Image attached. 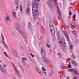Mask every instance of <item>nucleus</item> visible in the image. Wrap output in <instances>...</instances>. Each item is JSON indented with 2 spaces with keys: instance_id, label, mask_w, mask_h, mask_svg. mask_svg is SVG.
<instances>
[{
  "instance_id": "1",
  "label": "nucleus",
  "mask_w": 79,
  "mask_h": 79,
  "mask_svg": "<svg viewBox=\"0 0 79 79\" xmlns=\"http://www.w3.org/2000/svg\"><path fill=\"white\" fill-rule=\"evenodd\" d=\"M39 1H40V0H33V2H32V12L34 18H36L39 15L37 4H39Z\"/></svg>"
},
{
  "instance_id": "2",
  "label": "nucleus",
  "mask_w": 79,
  "mask_h": 79,
  "mask_svg": "<svg viewBox=\"0 0 79 79\" xmlns=\"http://www.w3.org/2000/svg\"><path fill=\"white\" fill-rule=\"evenodd\" d=\"M16 29L17 30V31L19 32L20 34H21L22 36H23V37L24 38V40L25 42H27V40H26L25 39H27V33H26L25 32H23L22 31H21V30L19 29V28L18 27H16Z\"/></svg>"
},
{
  "instance_id": "3",
  "label": "nucleus",
  "mask_w": 79,
  "mask_h": 79,
  "mask_svg": "<svg viewBox=\"0 0 79 79\" xmlns=\"http://www.w3.org/2000/svg\"><path fill=\"white\" fill-rule=\"evenodd\" d=\"M62 42L63 43V44H62V45H63V47H64V48L65 49H66V48H67V47H66V44H65L66 41H65V39H64V37H62V41L59 42V43L61 44L62 43Z\"/></svg>"
},
{
  "instance_id": "4",
  "label": "nucleus",
  "mask_w": 79,
  "mask_h": 79,
  "mask_svg": "<svg viewBox=\"0 0 79 79\" xmlns=\"http://www.w3.org/2000/svg\"><path fill=\"white\" fill-rule=\"evenodd\" d=\"M42 60L43 61L44 63H46V64H48V63H52V62H51L50 60L47 58V57L43 56L42 57Z\"/></svg>"
},
{
  "instance_id": "5",
  "label": "nucleus",
  "mask_w": 79,
  "mask_h": 79,
  "mask_svg": "<svg viewBox=\"0 0 79 79\" xmlns=\"http://www.w3.org/2000/svg\"><path fill=\"white\" fill-rule=\"evenodd\" d=\"M13 66H14V68H15L14 70L15 71L16 73H17V76L18 77H19V78H20L21 77V74H20V73H19V72L18 70V69H17V68L15 67V65L13 64Z\"/></svg>"
},
{
  "instance_id": "6",
  "label": "nucleus",
  "mask_w": 79,
  "mask_h": 79,
  "mask_svg": "<svg viewBox=\"0 0 79 79\" xmlns=\"http://www.w3.org/2000/svg\"><path fill=\"white\" fill-rule=\"evenodd\" d=\"M48 5L51 8H53L54 4L52 3V2H53V0H48Z\"/></svg>"
},
{
  "instance_id": "7",
  "label": "nucleus",
  "mask_w": 79,
  "mask_h": 79,
  "mask_svg": "<svg viewBox=\"0 0 79 79\" xmlns=\"http://www.w3.org/2000/svg\"><path fill=\"white\" fill-rule=\"evenodd\" d=\"M0 71H1V72H5L6 71V69H5L1 64H0Z\"/></svg>"
},
{
  "instance_id": "8",
  "label": "nucleus",
  "mask_w": 79,
  "mask_h": 79,
  "mask_svg": "<svg viewBox=\"0 0 79 79\" xmlns=\"http://www.w3.org/2000/svg\"><path fill=\"white\" fill-rule=\"evenodd\" d=\"M19 4V0H15L14 2V5L15 6H17Z\"/></svg>"
},
{
  "instance_id": "9",
  "label": "nucleus",
  "mask_w": 79,
  "mask_h": 79,
  "mask_svg": "<svg viewBox=\"0 0 79 79\" xmlns=\"http://www.w3.org/2000/svg\"><path fill=\"white\" fill-rule=\"evenodd\" d=\"M25 11L27 14H29V11H30V8L29 7H27L25 10Z\"/></svg>"
},
{
  "instance_id": "10",
  "label": "nucleus",
  "mask_w": 79,
  "mask_h": 79,
  "mask_svg": "<svg viewBox=\"0 0 79 79\" xmlns=\"http://www.w3.org/2000/svg\"><path fill=\"white\" fill-rule=\"evenodd\" d=\"M72 33H73L74 35L76 37H77V32L76 31H72Z\"/></svg>"
},
{
  "instance_id": "11",
  "label": "nucleus",
  "mask_w": 79,
  "mask_h": 79,
  "mask_svg": "<svg viewBox=\"0 0 79 79\" xmlns=\"http://www.w3.org/2000/svg\"><path fill=\"white\" fill-rule=\"evenodd\" d=\"M12 52H13V54H14V56L16 57L17 56V54L16 53V51H15V49L13 50Z\"/></svg>"
},
{
  "instance_id": "12",
  "label": "nucleus",
  "mask_w": 79,
  "mask_h": 79,
  "mask_svg": "<svg viewBox=\"0 0 79 79\" xmlns=\"http://www.w3.org/2000/svg\"><path fill=\"white\" fill-rule=\"evenodd\" d=\"M64 33L65 35V36L66 37V39H67V40L69 41V37H68V34H67V33L66 31H64Z\"/></svg>"
},
{
  "instance_id": "13",
  "label": "nucleus",
  "mask_w": 79,
  "mask_h": 79,
  "mask_svg": "<svg viewBox=\"0 0 79 79\" xmlns=\"http://www.w3.org/2000/svg\"><path fill=\"white\" fill-rule=\"evenodd\" d=\"M49 27V29L51 31H53L54 30V27H53V26H51V27Z\"/></svg>"
},
{
  "instance_id": "14",
  "label": "nucleus",
  "mask_w": 79,
  "mask_h": 79,
  "mask_svg": "<svg viewBox=\"0 0 79 79\" xmlns=\"http://www.w3.org/2000/svg\"><path fill=\"white\" fill-rule=\"evenodd\" d=\"M71 61H72V64H73L74 66H77V64H76V63L74 62V61L73 60H71Z\"/></svg>"
},
{
  "instance_id": "15",
  "label": "nucleus",
  "mask_w": 79,
  "mask_h": 79,
  "mask_svg": "<svg viewBox=\"0 0 79 79\" xmlns=\"http://www.w3.org/2000/svg\"><path fill=\"white\" fill-rule=\"evenodd\" d=\"M49 27H50L51 26H53V24H52V23L51 21H49Z\"/></svg>"
},
{
  "instance_id": "16",
  "label": "nucleus",
  "mask_w": 79,
  "mask_h": 79,
  "mask_svg": "<svg viewBox=\"0 0 79 79\" xmlns=\"http://www.w3.org/2000/svg\"><path fill=\"white\" fill-rule=\"evenodd\" d=\"M51 32L52 35H55V30L51 31Z\"/></svg>"
},
{
  "instance_id": "17",
  "label": "nucleus",
  "mask_w": 79,
  "mask_h": 79,
  "mask_svg": "<svg viewBox=\"0 0 79 79\" xmlns=\"http://www.w3.org/2000/svg\"><path fill=\"white\" fill-rule=\"evenodd\" d=\"M74 73L75 74H76V75H77V76L79 75V73H78V72H77L76 71H74Z\"/></svg>"
},
{
  "instance_id": "18",
  "label": "nucleus",
  "mask_w": 79,
  "mask_h": 79,
  "mask_svg": "<svg viewBox=\"0 0 79 79\" xmlns=\"http://www.w3.org/2000/svg\"><path fill=\"white\" fill-rule=\"evenodd\" d=\"M10 16L9 15H7L6 18L5 19H7V20H10Z\"/></svg>"
},
{
  "instance_id": "19",
  "label": "nucleus",
  "mask_w": 79,
  "mask_h": 79,
  "mask_svg": "<svg viewBox=\"0 0 79 79\" xmlns=\"http://www.w3.org/2000/svg\"><path fill=\"white\" fill-rule=\"evenodd\" d=\"M68 71H69V72H70V73H71L72 72H73V71H74V69H69L68 70Z\"/></svg>"
},
{
  "instance_id": "20",
  "label": "nucleus",
  "mask_w": 79,
  "mask_h": 79,
  "mask_svg": "<svg viewBox=\"0 0 79 79\" xmlns=\"http://www.w3.org/2000/svg\"><path fill=\"white\" fill-rule=\"evenodd\" d=\"M36 71H37V72L38 73H39L40 71V69H39L37 68H36Z\"/></svg>"
},
{
  "instance_id": "21",
  "label": "nucleus",
  "mask_w": 79,
  "mask_h": 79,
  "mask_svg": "<svg viewBox=\"0 0 79 79\" xmlns=\"http://www.w3.org/2000/svg\"><path fill=\"white\" fill-rule=\"evenodd\" d=\"M41 54H42V56L44 57V56L45 55V51L44 52H41Z\"/></svg>"
},
{
  "instance_id": "22",
  "label": "nucleus",
  "mask_w": 79,
  "mask_h": 79,
  "mask_svg": "<svg viewBox=\"0 0 79 79\" xmlns=\"http://www.w3.org/2000/svg\"><path fill=\"white\" fill-rule=\"evenodd\" d=\"M57 12H58L59 15H60V9L58 7L57 9Z\"/></svg>"
},
{
  "instance_id": "23",
  "label": "nucleus",
  "mask_w": 79,
  "mask_h": 79,
  "mask_svg": "<svg viewBox=\"0 0 79 79\" xmlns=\"http://www.w3.org/2000/svg\"><path fill=\"white\" fill-rule=\"evenodd\" d=\"M41 52H45V50H44V48H41Z\"/></svg>"
},
{
  "instance_id": "24",
  "label": "nucleus",
  "mask_w": 79,
  "mask_h": 79,
  "mask_svg": "<svg viewBox=\"0 0 79 79\" xmlns=\"http://www.w3.org/2000/svg\"><path fill=\"white\" fill-rule=\"evenodd\" d=\"M38 73L40 75H41V76H44V74H43V73H42V72H41V71H40Z\"/></svg>"
},
{
  "instance_id": "25",
  "label": "nucleus",
  "mask_w": 79,
  "mask_h": 79,
  "mask_svg": "<svg viewBox=\"0 0 79 79\" xmlns=\"http://www.w3.org/2000/svg\"><path fill=\"white\" fill-rule=\"evenodd\" d=\"M20 10L21 11H23V7H22V5H21L20 6Z\"/></svg>"
},
{
  "instance_id": "26",
  "label": "nucleus",
  "mask_w": 79,
  "mask_h": 79,
  "mask_svg": "<svg viewBox=\"0 0 79 79\" xmlns=\"http://www.w3.org/2000/svg\"><path fill=\"white\" fill-rule=\"evenodd\" d=\"M4 53L5 54V55L6 56V57H7V58H9V57L8 56V54L6 53V52H4Z\"/></svg>"
},
{
  "instance_id": "27",
  "label": "nucleus",
  "mask_w": 79,
  "mask_h": 79,
  "mask_svg": "<svg viewBox=\"0 0 79 79\" xmlns=\"http://www.w3.org/2000/svg\"><path fill=\"white\" fill-rule=\"evenodd\" d=\"M42 69L43 71H46V69L43 67H42Z\"/></svg>"
},
{
  "instance_id": "28",
  "label": "nucleus",
  "mask_w": 79,
  "mask_h": 79,
  "mask_svg": "<svg viewBox=\"0 0 79 79\" xmlns=\"http://www.w3.org/2000/svg\"><path fill=\"white\" fill-rule=\"evenodd\" d=\"M20 66L21 67V69L22 72H24V69H23V67H21V66L20 64Z\"/></svg>"
},
{
  "instance_id": "29",
  "label": "nucleus",
  "mask_w": 79,
  "mask_h": 79,
  "mask_svg": "<svg viewBox=\"0 0 79 79\" xmlns=\"http://www.w3.org/2000/svg\"><path fill=\"white\" fill-rule=\"evenodd\" d=\"M13 14L14 15V16H15V17H16V13L14 11L13 12Z\"/></svg>"
},
{
  "instance_id": "30",
  "label": "nucleus",
  "mask_w": 79,
  "mask_h": 79,
  "mask_svg": "<svg viewBox=\"0 0 79 79\" xmlns=\"http://www.w3.org/2000/svg\"><path fill=\"white\" fill-rule=\"evenodd\" d=\"M22 62L23 64V65H24V66H25L26 65V63H25L24 61V60H23L22 61Z\"/></svg>"
},
{
  "instance_id": "31",
  "label": "nucleus",
  "mask_w": 79,
  "mask_h": 79,
  "mask_svg": "<svg viewBox=\"0 0 79 79\" xmlns=\"http://www.w3.org/2000/svg\"><path fill=\"white\" fill-rule=\"evenodd\" d=\"M72 57L74 59H75L76 58V56H75L74 55V54H73L72 55Z\"/></svg>"
},
{
  "instance_id": "32",
  "label": "nucleus",
  "mask_w": 79,
  "mask_h": 79,
  "mask_svg": "<svg viewBox=\"0 0 79 79\" xmlns=\"http://www.w3.org/2000/svg\"><path fill=\"white\" fill-rule=\"evenodd\" d=\"M17 26H18V27H21V25H20V24L19 23H18L17 24Z\"/></svg>"
},
{
  "instance_id": "33",
  "label": "nucleus",
  "mask_w": 79,
  "mask_h": 79,
  "mask_svg": "<svg viewBox=\"0 0 79 79\" xmlns=\"http://www.w3.org/2000/svg\"><path fill=\"white\" fill-rule=\"evenodd\" d=\"M22 59L23 60H27V58L25 57H23Z\"/></svg>"
},
{
  "instance_id": "34",
  "label": "nucleus",
  "mask_w": 79,
  "mask_h": 79,
  "mask_svg": "<svg viewBox=\"0 0 79 79\" xmlns=\"http://www.w3.org/2000/svg\"><path fill=\"white\" fill-rule=\"evenodd\" d=\"M67 68H71V65H68V66H67Z\"/></svg>"
},
{
  "instance_id": "35",
  "label": "nucleus",
  "mask_w": 79,
  "mask_h": 79,
  "mask_svg": "<svg viewBox=\"0 0 79 79\" xmlns=\"http://www.w3.org/2000/svg\"><path fill=\"white\" fill-rule=\"evenodd\" d=\"M2 42L3 43L4 45H5V44H6L5 43V41H4V40H2Z\"/></svg>"
},
{
  "instance_id": "36",
  "label": "nucleus",
  "mask_w": 79,
  "mask_h": 79,
  "mask_svg": "<svg viewBox=\"0 0 79 79\" xmlns=\"http://www.w3.org/2000/svg\"><path fill=\"white\" fill-rule=\"evenodd\" d=\"M29 27H30V26H31V22H29Z\"/></svg>"
},
{
  "instance_id": "37",
  "label": "nucleus",
  "mask_w": 79,
  "mask_h": 79,
  "mask_svg": "<svg viewBox=\"0 0 79 79\" xmlns=\"http://www.w3.org/2000/svg\"><path fill=\"white\" fill-rule=\"evenodd\" d=\"M30 55H31V56H32V57H34V55H32V53H30Z\"/></svg>"
},
{
  "instance_id": "38",
  "label": "nucleus",
  "mask_w": 79,
  "mask_h": 79,
  "mask_svg": "<svg viewBox=\"0 0 79 79\" xmlns=\"http://www.w3.org/2000/svg\"><path fill=\"white\" fill-rule=\"evenodd\" d=\"M3 66L4 67V68H6V65H5V64H3Z\"/></svg>"
},
{
  "instance_id": "39",
  "label": "nucleus",
  "mask_w": 79,
  "mask_h": 79,
  "mask_svg": "<svg viewBox=\"0 0 79 79\" xmlns=\"http://www.w3.org/2000/svg\"><path fill=\"white\" fill-rule=\"evenodd\" d=\"M74 77V79H77V76L76 75Z\"/></svg>"
},
{
  "instance_id": "40",
  "label": "nucleus",
  "mask_w": 79,
  "mask_h": 79,
  "mask_svg": "<svg viewBox=\"0 0 79 79\" xmlns=\"http://www.w3.org/2000/svg\"><path fill=\"white\" fill-rule=\"evenodd\" d=\"M47 47L48 48V47H50V45H49V44H47Z\"/></svg>"
},
{
  "instance_id": "41",
  "label": "nucleus",
  "mask_w": 79,
  "mask_h": 79,
  "mask_svg": "<svg viewBox=\"0 0 79 79\" xmlns=\"http://www.w3.org/2000/svg\"><path fill=\"white\" fill-rule=\"evenodd\" d=\"M2 39L3 40H4V37L3 36V35H2Z\"/></svg>"
},
{
  "instance_id": "42",
  "label": "nucleus",
  "mask_w": 79,
  "mask_h": 79,
  "mask_svg": "<svg viewBox=\"0 0 79 79\" xmlns=\"http://www.w3.org/2000/svg\"><path fill=\"white\" fill-rule=\"evenodd\" d=\"M73 45H71L70 46V48L71 49H73Z\"/></svg>"
},
{
  "instance_id": "43",
  "label": "nucleus",
  "mask_w": 79,
  "mask_h": 79,
  "mask_svg": "<svg viewBox=\"0 0 79 79\" xmlns=\"http://www.w3.org/2000/svg\"><path fill=\"white\" fill-rule=\"evenodd\" d=\"M17 6H16V10H18V8H19V6H18V5H17Z\"/></svg>"
},
{
  "instance_id": "44",
  "label": "nucleus",
  "mask_w": 79,
  "mask_h": 79,
  "mask_svg": "<svg viewBox=\"0 0 79 79\" xmlns=\"http://www.w3.org/2000/svg\"><path fill=\"white\" fill-rule=\"evenodd\" d=\"M5 46L6 47V48H8V46H7V45H6V44H4Z\"/></svg>"
},
{
  "instance_id": "45",
  "label": "nucleus",
  "mask_w": 79,
  "mask_h": 79,
  "mask_svg": "<svg viewBox=\"0 0 79 79\" xmlns=\"http://www.w3.org/2000/svg\"><path fill=\"white\" fill-rule=\"evenodd\" d=\"M69 14L70 16H71V15H72V14L71 13V12L69 11Z\"/></svg>"
},
{
  "instance_id": "46",
  "label": "nucleus",
  "mask_w": 79,
  "mask_h": 79,
  "mask_svg": "<svg viewBox=\"0 0 79 79\" xmlns=\"http://www.w3.org/2000/svg\"><path fill=\"white\" fill-rule=\"evenodd\" d=\"M54 2V3H56V2H57V0H53V2Z\"/></svg>"
},
{
  "instance_id": "47",
  "label": "nucleus",
  "mask_w": 79,
  "mask_h": 79,
  "mask_svg": "<svg viewBox=\"0 0 79 79\" xmlns=\"http://www.w3.org/2000/svg\"><path fill=\"white\" fill-rule=\"evenodd\" d=\"M53 20H54V21H56V18L55 17L54 18Z\"/></svg>"
},
{
  "instance_id": "48",
  "label": "nucleus",
  "mask_w": 79,
  "mask_h": 79,
  "mask_svg": "<svg viewBox=\"0 0 79 79\" xmlns=\"http://www.w3.org/2000/svg\"><path fill=\"white\" fill-rule=\"evenodd\" d=\"M13 35V36H14V37H16V35H15V34L14 33H13L12 34Z\"/></svg>"
},
{
  "instance_id": "49",
  "label": "nucleus",
  "mask_w": 79,
  "mask_h": 79,
  "mask_svg": "<svg viewBox=\"0 0 79 79\" xmlns=\"http://www.w3.org/2000/svg\"><path fill=\"white\" fill-rule=\"evenodd\" d=\"M73 18H76V15L75 14H74L73 16Z\"/></svg>"
},
{
  "instance_id": "50",
  "label": "nucleus",
  "mask_w": 79,
  "mask_h": 79,
  "mask_svg": "<svg viewBox=\"0 0 79 79\" xmlns=\"http://www.w3.org/2000/svg\"><path fill=\"white\" fill-rule=\"evenodd\" d=\"M71 28H73V25H70Z\"/></svg>"
},
{
  "instance_id": "51",
  "label": "nucleus",
  "mask_w": 79,
  "mask_h": 79,
  "mask_svg": "<svg viewBox=\"0 0 79 79\" xmlns=\"http://www.w3.org/2000/svg\"><path fill=\"white\" fill-rule=\"evenodd\" d=\"M44 73V74H47V73L46 72H43Z\"/></svg>"
},
{
  "instance_id": "52",
  "label": "nucleus",
  "mask_w": 79,
  "mask_h": 79,
  "mask_svg": "<svg viewBox=\"0 0 79 79\" xmlns=\"http://www.w3.org/2000/svg\"><path fill=\"white\" fill-rule=\"evenodd\" d=\"M67 77V79H69V77Z\"/></svg>"
},
{
  "instance_id": "53",
  "label": "nucleus",
  "mask_w": 79,
  "mask_h": 79,
  "mask_svg": "<svg viewBox=\"0 0 79 79\" xmlns=\"http://www.w3.org/2000/svg\"><path fill=\"white\" fill-rule=\"evenodd\" d=\"M21 48H22V49H24V47H21Z\"/></svg>"
},
{
  "instance_id": "54",
  "label": "nucleus",
  "mask_w": 79,
  "mask_h": 79,
  "mask_svg": "<svg viewBox=\"0 0 79 79\" xmlns=\"http://www.w3.org/2000/svg\"><path fill=\"white\" fill-rule=\"evenodd\" d=\"M8 20H7L6 19H5V20L6 21V22H8Z\"/></svg>"
},
{
  "instance_id": "55",
  "label": "nucleus",
  "mask_w": 79,
  "mask_h": 79,
  "mask_svg": "<svg viewBox=\"0 0 79 79\" xmlns=\"http://www.w3.org/2000/svg\"><path fill=\"white\" fill-rule=\"evenodd\" d=\"M58 54L59 55V56H60V53H58Z\"/></svg>"
},
{
  "instance_id": "56",
  "label": "nucleus",
  "mask_w": 79,
  "mask_h": 79,
  "mask_svg": "<svg viewBox=\"0 0 79 79\" xmlns=\"http://www.w3.org/2000/svg\"><path fill=\"white\" fill-rule=\"evenodd\" d=\"M77 29H79V26H77Z\"/></svg>"
},
{
  "instance_id": "57",
  "label": "nucleus",
  "mask_w": 79,
  "mask_h": 79,
  "mask_svg": "<svg viewBox=\"0 0 79 79\" xmlns=\"http://www.w3.org/2000/svg\"><path fill=\"white\" fill-rule=\"evenodd\" d=\"M49 51H50V52H51L52 50L51 49H49Z\"/></svg>"
},
{
  "instance_id": "58",
  "label": "nucleus",
  "mask_w": 79,
  "mask_h": 79,
  "mask_svg": "<svg viewBox=\"0 0 79 79\" xmlns=\"http://www.w3.org/2000/svg\"><path fill=\"white\" fill-rule=\"evenodd\" d=\"M76 19V18H74V20H75Z\"/></svg>"
},
{
  "instance_id": "59",
  "label": "nucleus",
  "mask_w": 79,
  "mask_h": 79,
  "mask_svg": "<svg viewBox=\"0 0 79 79\" xmlns=\"http://www.w3.org/2000/svg\"><path fill=\"white\" fill-rule=\"evenodd\" d=\"M51 75H52V74H49V76H51Z\"/></svg>"
},
{
  "instance_id": "60",
  "label": "nucleus",
  "mask_w": 79,
  "mask_h": 79,
  "mask_svg": "<svg viewBox=\"0 0 79 79\" xmlns=\"http://www.w3.org/2000/svg\"><path fill=\"white\" fill-rule=\"evenodd\" d=\"M62 68H63V66H62Z\"/></svg>"
},
{
  "instance_id": "61",
  "label": "nucleus",
  "mask_w": 79,
  "mask_h": 79,
  "mask_svg": "<svg viewBox=\"0 0 79 79\" xmlns=\"http://www.w3.org/2000/svg\"><path fill=\"white\" fill-rule=\"evenodd\" d=\"M1 62V61L0 60V62Z\"/></svg>"
},
{
  "instance_id": "62",
  "label": "nucleus",
  "mask_w": 79,
  "mask_h": 79,
  "mask_svg": "<svg viewBox=\"0 0 79 79\" xmlns=\"http://www.w3.org/2000/svg\"><path fill=\"white\" fill-rule=\"evenodd\" d=\"M11 21L10 20V21Z\"/></svg>"
},
{
  "instance_id": "63",
  "label": "nucleus",
  "mask_w": 79,
  "mask_h": 79,
  "mask_svg": "<svg viewBox=\"0 0 79 79\" xmlns=\"http://www.w3.org/2000/svg\"><path fill=\"white\" fill-rule=\"evenodd\" d=\"M62 22H63V21H62Z\"/></svg>"
},
{
  "instance_id": "64",
  "label": "nucleus",
  "mask_w": 79,
  "mask_h": 79,
  "mask_svg": "<svg viewBox=\"0 0 79 79\" xmlns=\"http://www.w3.org/2000/svg\"><path fill=\"white\" fill-rule=\"evenodd\" d=\"M0 12H1V11L0 10Z\"/></svg>"
}]
</instances>
